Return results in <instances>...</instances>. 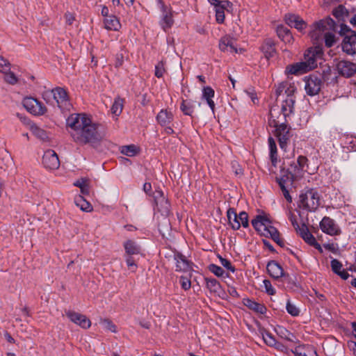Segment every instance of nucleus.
Here are the masks:
<instances>
[{"mask_svg":"<svg viewBox=\"0 0 356 356\" xmlns=\"http://www.w3.org/2000/svg\"><path fill=\"white\" fill-rule=\"evenodd\" d=\"M67 126L71 129L70 136L79 145H90L95 147L100 144L104 135L100 131L101 124L95 122L86 113H73L66 120Z\"/></svg>","mask_w":356,"mask_h":356,"instance_id":"obj_1","label":"nucleus"},{"mask_svg":"<svg viewBox=\"0 0 356 356\" xmlns=\"http://www.w3.org/2000/svg\"><path fill=\"white\" fill-rule=\"evenodd\" d=\"M337 27L335 21L328 16L313 23L309 35L315 46L319 45L322 47V44L319 42L323 39L325 47L330 48L337 42L335 35L332 32H327L323 37L322 33L325 31H336Z\"/></svg>","mask_w":356,"mask_h":356,"instance_id":"obj_2","label":"nucleus"},{"mask_svg":"<svg viewBox=\"0 0 356 356\" xmlns=\"http://www.w3.org/2000/svg\"><path fill=\"white\" fill-rule=\"evenodd\" d=\"M323 55V47L319 45L312 47L304 53L305 61L288 65L285 68V74L287 76L302 75L317 67V58H321Z\"/></svg>","mask_w":356,"mask_h":356,"instance_id":"obj_3","label":"nucleus"},{"mask_svg":"<svg viewBox=\"0 0 356 356\" xmlns=\"http://www.w3.org/2000/svg\"><path fill=\"white\" fill-rule=\"evenodd\" d=\"M252 227L261 236L270 237L275 241L280 236V233L276 227L272 226L271 221L266 215H257L251 221Z\"/></svg>","mask_w":356,"mask_h":356,"instance_id":"obj_4","label":"nucleus"},{"mask_svg":"<svg viewBox=\"0 0 356 356\" xmlns=\"http://www.w3.org/2000/svg\"><path fill=\"white\" fill-rule=\"evenodd\" d=\"M298 206L307 211H315L320 206V195L316 188H308L299 195Z\"/></svg>","mask_w":356,"mask_h":356,"instance_id":"obj_5","label":"nucleus"},{"mask_svg":"<svg viewBox=\"0 0 356 356\" xmlns=\"http://www.w3.org/2000/svg\"><path fill=\"white\" fill-rule=\"evenodd\" d=\"M270 125L275 128L274 135L277 138L280 148L286 152L288 143L291 137V127L288 126L287 120H284L280 124L275 120H273V122H270Z\"/></svg>","mask_w":356,"mask_h":356,"instance_id":"obj_6","label":"nucleus"},{"mask_svg":"<svg viewBox=\"0 0 356 356\" xmlns=\"http://www.w3.org/2000/svg\"><path fill=\"white\" fill-rule=\"evenodd\" d=\"M52 95L54 99L57 104V106L62 113L70 111L72 104H70L67 92L65 89L60 87H56L52 90L45 92L43 94V99L47 102L45 96Z\"/></svg>","mask_w":356,"mask_h":356,"instance_id":"obj_7","label":"nucleus"},{"mask_svg":"<svg viewBox=\"0 0 356 356\" xmlns=\"http://www.w3.org/2000/svg\"><path fill=\"white\" fill-rule=\"evenodd\" d=\"M22 104L26 111L34 115H42L47 111L42 102L32 97H24Z\"/></svg>","mask_w":356,"mask_h":356,"instance_id":"obj_8","label":"nucleus"},{"mask_svg":"<svg viewBox=\"0 0 356 356\" xmlns=\"http://www.w3.org/2000/svg\"><path fill=\"white\" fill-rule=\"evenodd\" d=\"M304 80L305 81V90L307 95L312 97L318 94L322 86L321 74H311L308 76H305Z\"/></svg>","mask_w":356,"mask_h":356,"instance_id":"obj_9","label":"nucleus"},{"mask_svg":"<svg viewBox=\"0 0 356 356\" xmlns=\"http://www.w3.org/2000/svg\"><path fill=\"white\" fill-rule=\"evenodd\" d=\"M266 270L269 275L275 280L284 277L287 282H290L291 278L289 274L285 273L281 265L275 260H270L266 265Z\"/></svg>","mask_w":356,"mask_h":356,"instance_id":"obj_10","label":"nucleus"},{"mask_svg":"<svg viewBox=\"0 0 356 356\" xmlns=\"http://www.w3.org/2000/svg\"><path fill=\"white\" fill-rule=\"evenodd\" d=\"M173 258L175 261V270L177 272H188L193 270L194 264L181 252L175 250Z\"/></svg>","mask_w":356,"mask_h":356,"instance_id":"obj_11","label":"nucleus"},{"mask_svg":"<svg viewBox=\"0 0 356 356\" xmlns=\"http://www.w3.org/2000/svg\"><path fill=\"white\" fill-rule=\"evenodd\" d=\"M320 228L321 231L330 236L339 235L341 230L334 220L330 217L325 216L320 222Z\"/></svg>","mask_w":356,"mask_h":356,"instance_id":"obj_12","label":"nucleus"},{"mask_svg":"<svg viewBox=\"0 0 356 356\" xmlns=\"http://www.w3.org/2000/svg\"><path fill=\"white\" fill-rule=\"evenodd\" d=\"M300 236L309 245L316 248L320 253H323V250L321 245L317 242L316 238L309 232L307 226L302 223L301 227L297 231Z\"/></svg>","mask_w":356,"mask_h":356,"instance_id":"obj_13","label":"nucleus"},{"mask_svg":"<svg viewBox=\"0 0 356 356\" xmlns=\"http://www.w3.org/2000/svg\"><path fill=\"white\" fill-rule=\"evenodd\" d=\"M65 314L72 323L83 329H88L91 326V321L86 315L67 309L65 310Z\"/></svg>","mask_w":356,"mask_h":356,"instance_id":"obj_14","label":"nucleus"},{"mask_svg":"<svg viewBox=\"0 0 356 356\" xmlns=\"http://www.w3.org/2000/svg\"><path fill=\"white\" fill-rule=\"evenodd\" d=\"M42 165L48 170H56L60 166V161L56 152L48 149L44 152L42 156Z\"/></svg>","mask_w":356,"mask_h":356,"instance_id":"obj_15","label":"nucleus"},{"mask_svg":"<svg viewBox=\"0 0 356 356\" xmlns=\"http://www.w3.org/2000/svg\"><path fill=\"white\" fill-rule=\"evenodd\" d=\"M336 68L341 76L346 78L356 74V64L349 60H339L336 65Z\"/></svg>","mask_w":356,"mask_h":356,"instance_id":"obj_16","label":"nucleus"},{"mask_svg":"<svg viewBox=\"0 0 356 356\" xmlns=\"http://www.w3.org/2000/svg\"><path fill=\"white\" fill-rule=\"evenodd\" d=\"M284 21L291 28L296 29L298 31H302L307 28V22L298 15L286 13L284 15Z\"/></svg>","mask_w":356,"mask_h":356,"instance_id":"obj_17","label":"nucleus"},{"mask_svg":"<svg viewBox=\"0 0 356 356\" xmlns=\"http://www.w3.org/2000/svg\"><path fill=\"white\" fill-rule=\"evenodd\" d=\"M259 50L268 60L274 57L277 53L275 40L271 38L264 39L259 47Z\"/></svg>","mask_w":356,"mask_h":356,"instance_id":"obj_18","label":"nucleus"},{"mask_svg":"<svg viewBox=\"0 0 356 356\" xmlns=\"http://www.w3.org/2000/svg\"><path fill=\"white\" fill-rule=\"evenodd\" d=\"M341 47L343 51L348 55L356 54V32L343 38Z\"/></svg>","mask_w":356,"mask_h":356,"instance_id":"obj_19","label":"nucleus"},{"mask_svg":"<svg viewBox=\"0 0 356 356\" xmlns=\"http://www.w3.org/2000/svg\"><path fill=\"white\" fill-rule=\"evenodd\" d=\"M243 303L245 307L257 314H265L267 312V308L264 304L257 302L248 298H243Z\"/></svg>","mask_w":356,"mask_h":356,"instance_id":"obj_20","label":"nucleus"},{"mask_svg":"<svg viewBox=\"0 0 356 356\" xmlns=\"http://www.w3.org/2000/svg\"><path fill=\"white\" fill-rule=\"evenodd\" d=\"M156 122L161 127L169 125L174 120L172 113L167 109H161L156 117Z\"/></svg>","mask_w":356,"mask_h":356,"instance_id":"obj_21","label":"nucleus"},{"mask_svg":"<svg viewBox=\"0 0 356 356\" xmlns=\"http://www.w3.org/2000/svg\"><path fill=\"white\" fill-rule=\"evenodd\" d=\"M125 254L135 255L141 252L140 245L134 240L128 239L123 243Z\"/></svg>","mask_w":356,"mask_h":356,"instance_id":"obj_22","label":"nucleus"},{"mask_svg":"<svg viewBox=\"0 0 356 356\" xmlns=\"http://www.w3.org/2000/svg\"><path fill=\"white\" fill-rule=\"evenodd\" d=\"M321 79L322 83H324L327 86H335L338 83V76L330 67L323 71Z\"/></svg>","mask_w":356,"mask_h":356,"instance_id":"obj_23","label":"nucleus"},{"mask_svg":"<svg viewBox=\"0 0 356 356\" xmlns=\"http://www.w3.org/2000/svg\"><path fill=\"white\" fill-rule=\"evenodd\" d=\"M330 266L332 272L339 275L341 279L346 280L350 277L346 270L343 269V265L338 259H332L330 261Z\"/></svg>","mask_w":356,"mask_h":356,"instance_id":"obj_24","label":"nucleus"},{"mask_svg":"<svg viewBox=\"0 0 356 356\" xmlns=\"http://www.w3.org/2000/svg\"><path fill=\"white\" fill-rule=\"evenodd\" d=\"M276 33L277 37L285 43H290L293 40L291 31L282 24L276 27Z\"/></svg>","mask_w":356,"mask_h":356,"instance_id":"obj_25","label":"nucleus"},{"mask_svg":"<svg viewBox=\"0 0 356 356\" xmlns=\"http://www.w3.org/2000/svg\"><path fill=\"white\" fill-rule=\"evenodd\" d=\"M215 95V91L211 86H204L202 88V99L206 100L207 104L214 113L216 104L213 101V97Z\"/></svg>","mask_w":356,"mask_h":356,"instance_id":"obj_26","label":"nucleus"},{"mask_svg":"<svg viewBox=\"0 0 356 356\" xmlns=\"http://www.w3.org/2000/svg\"><path fill=\"white\" fill-rule=\"evenodd\" d=\"M227 217L228 224L231 226L233 230H238L241 227V223L238 220V215L236 212V209L229 207L227 211Z\"/></svg>","mask_w":356,"mask_h":356,"instance_id":"obj_27","label":"nucleus"},{"mask_svg":"<svg viewBox=\"0 0 356 356\" xmlns=\"http://www.w3.org/2000/svg\"><path fill=\"white\" fill-rule=\"evenodd\" d=\"M280 173V177H275V181L280 187H281L282 185L286 186L288 183H290L291 185L296 180V178L291 174V172H287L284 168H281Z\"/></svg>","mask_w":356,"mask_h":356,"instance_id":"obj_28","label":"nucleus"},{"mask_svg":"<svg viewBox=\"0 0 356 356\" xmlns=\"http://www.w3.org/2000/svg\"><path fill=\"white\" fill-rule=\"evenodd\" d=\"M296 99H285L282 104L281 112L284 115V120L294 113Z\"/></svg>","mask_w":356,"mask_h":356,"instance_id":"obj_29","label":"nucleus"},{"mask_svg":"<svg viewBox=\"0 0 356 356\" xmlns=\"http://www.w3.org/2000/svg\"><path fill=\"white\" fill-rule=\"evenodd\" d=\"M268 143L269 147V156L271 163L274 167H276L278 160L277 148L276 143L274 138L270 136L268 139Z\"/></svg>","mask_w":356,"mask_h":356,"instance_id":"obj_30","label":"nucleus"},{"mask_svg":"<svg viewBox=\"0 0 356 356\" xmlns=\"http://www.w3.org/2000/svg\"><path fill=\"white\" fill-rule=\"evenodd\" d=\"M275 332L282 339L293 342V343H297L298 342V340L296 335L291 332L289 330L286 329L284 327L279 326L276 330Z\"/></svg>","mask_w":356,"mask_h":356,"instance_id":"obj_31","label":"nucleus"},{"mask_svg":"<svg viewBox=\"0 0 356 356\" xmlns=\"http://www.w3.org/2000/svg\"><path fill=\"white\" fill-rule=\"evenodd\" d=\"M104 27L110 31H118L121 27V24L119 19L115 15H110L108 18L104 20Z\"/></svg>","mask_w":356,"mask_h":356,"instance_id":"obj_32","label":"nucleus"},{"mask_svg":"<svg viewBox=\"0 0 356 356\" xmlns=\"http://www.w3.org/2000/svg\"><path fill=\"white\" fill-rule=\"evenodd\" d=\"M174 23L175 20L173 19L172 12L168 13V14H165L163 16H161V20L159 22V24L161 29L165 32L172 28Z\"/></svg>","mask_w":356,"mask_h":356,"instance_id":"obj_33","label":"nucleus"},{"mask_svg":"<svg viewBox=\"0 0 356 356\" xmlns=\"http://www.w3.org/2000/svg\"><path fill=\"white\" fill-rule=\"evenodd\" d=\"M124 103V99L120 97V96L116 97L114 99V102L112 104L111 111L112 114L115 116H119L123 110Z\"/></svg>","mask_w":356,"mask_h":356,"instance_id":"obj_34","label":"nucleus"},{"mask_svg":"<svg viewBox=\"0 0 356 356\" xmlns=\"http://www.w3.org/2000/svg\"><path fill=\"white\" fill-rule=\"evenodd\" d=\"M332 15L338 19V21L344 22L346 18L349 15V11L343 5H339L332 10Z\"/></svg>","mask_w":356,"mask_h":356,"instance_id":"obj_35","label":"nucleus"},{"mask_svg":"<svg viewBox=\"0 0 356 356\" xmlns=\"http://www.w3.org/2000/svg\"><path fill=\"white\" fill-rule=\"evenodd\" d=\"M157 207L159 212L162 215L168 216L170 211V203L167 198H161V200L154 203Z\"/></svg>","mask_w":356,"mask_h":356,"instance_id":"obj_36","label":"nucleus"},{"mask_svg":"<svg viewBox=\"0 0 356 356\" xmlns=\"http://www.w3.org/2000/svg\"><path fill=\"white\" fill-rule=\"evenodd\" d=\"M207 289L212 293H218L222 286L220 282L215 278L213 277H205L204 278Z\"/></svg>","mask_w":356,"mask_h":356,"instance_id":"obj_37","label":"nucleus"},{"mask_svg":"<svg viewBox=\"0 0 356 356\" xmlns=\"http://www.w3.org/2000/svg\"><path fill=\"white\" fill-rule=\"evenodd\" d=\"M343 147L348 151H356V137L353 136H344L343 138Z\"/></svg>","mask_w":356,"mask_h":356,"instance_id":"obj_38","label":"nucleus"},{"mask_svg":"<svg viewBox=\"0 0 356 356\" xmlns=\"http://www.w3.org/2000/svg\"><path fill=\"white\" fill-rule=\"evenodd\" d=\"M194 108L195 106L193 103L188 102L187 100L182 99L180 105V110L184 115L192 117Z\"/></svg>","mask_w":356,"mask_h":356,"instance_id":"obj_39","label":"nucleus"},{"mask_svg":"<svg viewBox=\"0 0 356 356\" xmlns=\"http://www.w3.org/2000/svg\"><path fill=\"white\" fill-rule=\"evenodd\" d=\"M138 152V147L135 145H124L121 147V153L130 157L136 156Z\"/></svg>","mask_w":356,"mask_h":356,"instance_id":"obj_40","label":"nucleus"},{"mask_svg":"<svg viewBox=\"0 0 356 356\" xmlns=\"http://www.w3.org/2000/svg\"><path fill=\"white\" fill-rule=\"evenodd\" d=\"M261 334L264 341L267 346L273 347L274 345L276 344L277 341L275 337L270 332L264 330L261 332Z\"/></svg>","mask_w":356,"mask_h":356,"instance_id":"obj_41","label":"nucleus"},{"mask_svg":"<svg viewBox=\"0 0 356 356\" xmlns=\"http://www.w3.org/2000/svg\"><path fill=\"white\" fill-rule=\"evenodd\" d=\"M75 202L76 205L79 207L80 209L83 211L88 212L92 210V205L86 200H84L82 196L78 197Z\"/></svg>","mask_w":356,"mask_h":356,"instance_id":"obj_42","label":"nucleus"},{"mask_svg":"<svg viewBox=\"0 0 356 356\" xmlns=\"http://www.w3.org/2000/svg\"><path fill=\"white\" fill-rule=\"evenodd\" d=\"M208 269L210 272H211L218 277H223L225 274V270H223V268L214 264H209L208 266Z\"/></svg>","mask_w":356,"mask_h":356,"instance_id":"obj_43","label":"nucleus"},{"mask_svg":"<svg viewBox=\"0 0 356 356\" xmlns=\"http://www.w3.org/2000/svg\"><path fill=\"white\" fill-rule=\"evenodd\" d=\"M132 256L133 255L124 254L127 266L131 272L134 273L136 271L138 266Z\"/></svg>","mask_w":356,"mask_h":356,"instance_id":"obj_44","label":"nucleus"},{"mask_svg":"<svg viewBox=\"0 0 356 356\" xmlns=\"http://www.w3.org/2000/svg\"><path fill=\"white\" fill-rule=\"evenodd\" d=\"M3 72L5 74L4 79L8 83L11 84V85H15L17 83L18 79H17V76H15L14 72L10 71L9 68H8V72H6V70L3 71Z\"/></svg>","mask_w":356,"mask_h":356,"instance_id":"obj_45","label":"nucleus"},{"mask_svg":"<svg viewBox=\"0 0 356 356\" xmlns=\"http://www.w3.org/2000/svg\"><path fill=\"white\" fill-rule=\"evenodd\" d=\"M286 309L287 312L292 316H298L300 314L299 309L293 304H292L290 300H287Z\"/></svg>","mask_w":356,"mask_h":356,"instance_id":"obj_46","label":"nucleus"},{"mask_svg":"<svg viewBox=\"0 0 356 356\" xmlns=\"http://www.w3.org/2000/svg\"><path fill=\"white\" fill-rule=\"evenodd\" d=\"M287 172H291V174L296 178V176L300 174L302 171L300 168H298V163L295 161H292L289 165V168L286 169Z\"/></svg>","mask_w":356,"mask_h":356,"instance_id":"obj_47","label":"nucleus"},{"mask_svg":"<svg viewBox=\"0 0 356 356\" xmlns=\"http://www.w3.org/2000/svg\"><path fill=\"white\" fill-rule=\"evenodd\" d=\"M230 40L231 38L229 36H225L220 38L219 41V49L220 51L225 52L228 50Z\"/></svg>","mask_w":356,"mask_h":356,"instance_id":"obj_48","label":"nucleus"},{"mask_svg":"<svg viewBox=\"0 0 356 356\" xmlns=\"http://www.w3.org/2000/svg\"><path fill=\"white\" fill-rule=\"evenodd\" d=\"M238 220L241 223V227L243 226L245 228L249 227L248 214L245 211H241L238 214Z\"/></svg>","mask_w":356,"mask_h":356,"instance_id":"obj_49","label":"nucleus"},{"mask_svg":"<svg viewBox=\"0 0 356 356\" xmlns=\"http://www.w3.org/2000/svg\"><path fill=\"white\" fill-rule=\"evenodd\" d=\"M245 92L251 99L254 104H257L259 103V99L254 88H249L245 90Z\"/></svg>","mask_w":356,"mask_h":356,"instance_id":"obj_50","label":"nucleus"},{"mask_svg":"<svg viewBox=\"0 0 356 356\" xmlns=\"http://www.w3.org/2000/svg\"><path fill=\"white\" fill-rule=\"evenodd\" d=\"M156 2L161 12V16H163L165 14H168V13L172 12V8L170 6H166L163 0H156Z\"/></svg>","mask_w":356,"mask_h":356,"instance_id":"obj_51","label":"nucleus"},{"mask_svg":"<svg viewBox=\"0 0 356 356\" xmlns=\"http://www.w3.org/2000/svg\"><path fill=\"white\" fill-rule=\"evenodd\" d=\"M355 33V31H353L346 24L341 23L340 25V31H339V33L340 35L343 36V38L346 35H348L350 34H353Z\"/></svg>","mask_w":356,"mask_h":356,"instance_id":"obj_52","label":"nucleus"},{"mask_svg":"<svg viewBox=\"0 0 356 356\" xmlns=\"http://www.w3.org/2000/svg\"><path fill=\"white\" fill-rule=\"evenodd\" d=\"M220 261V263L223 267L230 270L232 273H234L236 270L235 267L232 264L230 261L227 259L222 258L221 256L218 257Z\"/></svg>","mask_w":356,"mask_h":356,"instance_id":"obj_53","label":"nucleus"},{"mask_svg":"<svg viewBox=\"0 0 356 356\" xmlns=\"http://www.w3.org/2000/svg\"><path fill=\"white\" fill-rule=\"evenodd\" d=\"M263 282H264V286L265 288L266 293L270 296L275 295L276 293V291L273 287L270 281L268 280H264Z\"/></svg>","mask_w":356,"mask_h":356,"instance_id":"obj_54","label":"nucleus"},{"mask_svg":"<svg viewBox=\"0 0 356 356\" xmlns=\"http://www.w3.org/2000/svg\"><path fill=\"white\" fill-rule=\"evenodd\" d=\"M179 283L181 284L182 289H184V291H187V290L190 289V288L191 286V280L188 278H187L186 277L183 276V275L181 276L179 278Z\"/></svg>","mask_w":356,"mask_h":356,"instance_id":"obj_55","label":"nucleus"},{"mask_svg":"<svg viewBox=\"0 0 356 356\" xmlns=\"http://www.w3.org/2000/svg\"><path fill=\"white\" fill-rule=\"evenodd\" d=\"M216 11V19L218 24H222L225 21V11L221 10V8H215Z\"/></svg>","mask_w":356,"mask_h":356,"instance_id":"obj_56","label":"nucleus"},{"mask_svg":"<svg viewBox=\"0 0 356 356\" xmlns=\"http://www.w3.org/2000/svg\"><path fill=\"white\" fill-rule=\"evenodd\" d=\"M164 72H165V69L163 67V64L162 62H159L155 66L154 75L157 78H161L163 76Z\"/></svg>","mask_w":356,"mask_h":356,"instance_id":"obj_57","label":"nucleus"},{"mask_svg":"<svg viewBox=\"0 0 356 356\" xmlns=\"http://www.w3.org/2000/svg\"><path fill=\"white\" fill-rule=\"evenodd\" d=\"M296 88L293 85H290L286 90L285 94L286 95V99H296V97L294 96L295 92H296Z\"/></svg>","mask_w":356,"mask_h":356,"instance_id":"obj_58","label":"nucleus"},{"mask_svg":"<svg viewBox=\"0 0 356 356\" xmlns=\"http://www.w3.org/2000/svg\"><path fill=\"white\" fill-rule=\"evenodd\" d=\"M307 162H308V159L305 156L300 155L297 159V163L298 165V168H300L302 170V171L304 170V168L305 166H307Z\"/></svg>","mask_w":356,"mask_h":356,"instance_id":"obj_59","label":"nucleus"},{"mask_svg":"<svg viewBox=\"0 0 356 356\" xmlns=\"http://www.w3.org/2000/svg\"><path fill=\"white\" fill-rule=\"evenodd\" d=\"M124 63V54L122 52H118L115 57V67H120Z\"/></svg>","mask_w":356,"mask_h":356,"instance_id":"obj_60","label":"nucleus"},{"mask_svg":"<svg viewBox=\"0 0 356 356\" xmlns=\"http://www.w3.org/2000/svg\"><path fill=\"white\" fill-rule=\"evenodd\" d=\"M152 195L153 196L154 203L160 201L161 198H165L163 192L161 190H156Z\"/></svg>","mask_w":356,"mask_h":356,"instance_id":"obj_61","label":"nucleus"},{"mask_svg":"<svg viewBox=\"0 0 356 356\" xmlns=\"http://www.w3.org/2000/svg\"><path fill=\"white\" fill-rule=\"evenodd\" d=\"M280 188L283 193V195L284 196L285 199L286 200V201L289 203H291L292 202V197L290 195L289 191L287 189L286 186L284 185H282L281 187H280Z\"/></svg>","mask_w":356,"mask_h":356,"instance_id":"obj_62","label":"nucleus"},{"mask_svg":"<svg viewBox=\"0 0 356 356\" xmlns=\"http://www.w3.org/2000/svg\"><path fill=\"white\" fill-rule=\"evenodd\" d=\"M104 323L106 325V327L111 331L112 332H116V325L113 323V322L108 319H105Z\"/></svg>","mask_w":356,"mask_h":356,"instance_id":"obj_63","label":"nucleus"},{"mask_svg":"<svg viewBox=\"0 0 356 356\" xmlns=\"http://www.w3.org/2000/svg\"><path fill=\"white\" fill-rule=\"evenodd\" d=\"M323 247L333 253H337L338 250V245L334 243H325L323 244Z\"/></svg>","mask_w":356,"mask_h":356,"instance_id":"obj_64","label":"nucleus"}]
</instances>
